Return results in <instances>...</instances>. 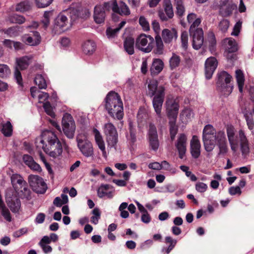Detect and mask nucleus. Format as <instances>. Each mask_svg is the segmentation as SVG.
<instances>
[{"label":"nucleus","instance_id":"1","mask_svg":"<svg viewBox=\"0 0 254 254\" xmlns=\"http://www.w3.org/2000/svg\"><path fill=\"white\" fill-rule=\"evenodd\" d=\"M202 141L205 150L211 152L216 145L219 149L218 156L226 155L228 151V145L224 131L218 132L210 125L205 126L203 130Z\"/></svg>","mask_w":254,"mask_h":254},{"label":"nucleus","instance_id":"2","mask_svg":"<svg viewBox=\"0 0 254 254\" xmlns=\"http://www.w3.org/2000/svg\"><path fill=\"white\" fill-rule=\"evenodd\" d=\"M35 145L38 149H42L51 156L56 158L63 152L62 144L55 133L51 130L44 131L36 138Z\"/></svg>","mask_w":254,"mask_h":254},{"label":"nucleus","instance_id":"3","mask_svg":"<svg viewBox=\"0 0 254 254\" xmlns=\"http://www.w3.org/2000/svg\"><path fill=\"white\" fill-rule=\"evenodd\" d=\"M147 94L152 100L153 107L158 118H161V110L165 96V88L162 86H158L156 80H150L148 84Z\"/></svg>","mask_w":254,"mask_h":254},{"label":"nucleus","instance_id":"4","mask_svg":"<svg viewBox=\"0 0 254 254\" xmlns=\"http://www.w3.org/2000/svg\"><path fill=\"white\" fill-rule=\"evenodd\" d=\"M105 108L109 114L118 120L124 116L123 104L119 95L113 91L109 92L105 99Z\"/></svg>","mask_w":254,"mask_h":254},{"label":"nucleus","instance_id":"5","mask_svg":"<svg viewBox=\"0 0 254 254\" xmlns=\"http://www.w3.org/2000/svg\"><path fill=\"white\" fill-rule=\"evenodd\" d=\"M218 80L217 83L218 89L225 95H229L233 90V86L231 84L232 76L225 71L218 74Z\"/></svg>","mask_w":254,"mask_h":254},{"label":"nucleus","instance_id":"6","mask_svg":"<svg viewBox=\"0 0 254 254\" xmlns=\"http://www.w3.org/2000/svg\"><path fill=\"white\" fill-rule=\"evenodd\" d=\"M154 39L150 35L145 34L139 35L136 39L135 45L136 48L142 52H150L154 47Z\"/></svg>","mask_w":254,"mask_h":254},{"label":"nucleus","instance_id":"7","mask_svg":"<svg viewBox=\"0 0 254 254\" xmlns=\"http://www.w3.org/2000/svg\"><path fill=\"white\" fill-rule=\"evenodd\" d=\"M5 201L13 213H18L21 208V202L17 192L12 189H7L5 193Z\"/></svg>","mask_w":254,"mask_h":254},{"label":"nucleus","instance_id":"8","mask_svg":"<svg viewBox=\"0 0 254 254\" xmlns=\"http://www.w3.org/2000/svg\"><path fill=\"white\" fill-rule=\"evenodd\" d=\"M63 130L68 138L74 137L75 130V124L72 117L68 113L64 114L62 120Z\"/></svg>","mask_w":254,"mask_h":254},{"label":"nucleus","instance_id":"9","mask_svg":"<svg viewBox=\"0 0 254 254\" xmlns=\"http://www.w3.org/2000/svg\"><path fill=\"white\" fill-rule=\"evenodd\" d=\"M178 101L172 96H169L165 102L166 113L170 120H176L179 110Z\"/></svg>","mask_w":254,"mask_h":254},{"label":"nucleus","instance_id":"10","mask_svg":"<svg viewBox=\"0 0 254 254\" xmlns=\"http://www.w3.org/2000/svg\"><path fill=\"white\" fill-rule=\"evenodd\" d=\"M28 182L33 191L38 193H44L47 190L46 184L43 179L37 176L30 175L28 177Z\"/></svg>","mask_w":254,"mask_h":254},{"label":"nucleus","instance_id":"11","mask_svg":"<svg viewBox=\"0 0 254 254\" xmlns=\"http://www.w3.org/2000/svg\"><path fill=\"white\" fill-rule=\"evenodd\" d=\"M104 133L108 146L115 147L118 142V133L115 126L110 123L106 124L104 126Z\"/></svg>","mask_w":254,"mask_h":254},{"label":"nucleus","instance_id":"12","mask_svg":"<svg viewBox=\"0 0 254 254\" xmlns=\"http://www.w3.org/2000/svg\"><path fill=\"white\" fill-rule=\"evenodd\" d=\"M77 147L83 155L86 157L93 156L94 149L92 143L86 137L77 138Z\"/></svg>","mask_w":254,"mask_h":254},{"label":"nucleus","instance_id":"13","mask_svg":"<svg viewBox=\"0 0 254 254\" xmlns=\"http://www.w3.org/2000/svg\"><path fill=\"white\" fill-rule=\"evenodd\" d=\"M111 8L110 2H105L103 5H96L94 7L93 18L97 24H101L105 21L106 17L105 10Z\"/></svg>","mask_w":254,"mask_h":254},{"label":"nucleus","instance_id":"14","mask_svg":"<svg viewBox=\"0 0 254 254\" xmlns=\"http://www.w3.org/2000/svg\"><path fill=\"white\" fill-rule=\"evenodd\" d=\"M21 40L23 43L27 45L36 46L41 43V37L38 31H33L30 33L23 34L21 37Z\"/></svg>","mask_w":254,"mask_h":254},{"label":"nucleus","instance_id":"15","mask_svg":"<svg viewBox=\"0 0 254 254\" xmlns=\"http://www.w3.org/2000/svg\"><path fill=\"white\" fill-rule=\"evenodd\" d=\"M67 18L66 16L62 13L59 14L55 19L53 32L56 34H61L67 29Z\"/></svg>","mask_w":254,"mask_h":254},{"label":"nucleus","instance_id":"16","mask_svg":"<svg viewBox=\"0 0 254 254\" xmlns=\"http://www.w3.org/2000/svg\"><path fill=\"white\" fill-rule=\"evenodd\" d=\"M148 138L149 146L153 150H157L159 146L158 133L156 127L150 124L148 131Z\"/></svg>","mask_w":254,"mask_h":254},{"label":"nucleus","instance_id":"17","mask_svg":"<svg viewBox=\"0 0 254 254\" xmlns=\"http://www.w3.org/2000/svg\"><path fill=\"white\" fill-rule=\"evenodd\" d=\"M223 44L225 47V54L228 59H233L234 55L232 54L238 50V45L236 41L232 38H226L223 40Z\"/></svg>","mask_w":254,"mask_h":254},{"label":"nucleus","instance_id":"18","mask_svg":"<svg viewBox=\"0 0 254 254\" xmlns=\"http://www.w3.org/2000/svg\"><path fill=\"white\" fill-rule=\"evenodd\" d=\"M218 64V62L215 58L211 57L208 58L205 63V74L207 79L211 78Z\"/></svg>","mask_w":254,"mask_h":254},{"label":"nucleus","instance_id":"19","mask_svg":"<svg viewBox=\"0 0 254 254\" xmlns=\"http://www.w3.org/2000/svg\"><path fill=\"white\" fill-rule=\"evenodd\" d=\"M238 138L242 154L246 157L249 154L250 147L248 140L243 130H239Z\"/></svg>","mask_w":254,"mask_h":254},{"label":"nucleus","instance_id":"20","mask_svg":"<svg viewBox=\"0 0 254 254\" xmlns=\"http://www.w3.org/2000/svg\"><path fill=\"white\" fill-rule=\"evenodd\" d=\"M187 138L184 133L180 134L175 144L179 154V157L183 159L185 155L187 150Z\"/></svg>","mask_w":254,"mask_h":254},{"label":"nucleus","instance_id":"21","mask_svg":"<svg viewBox=\"0 0 254 254\" xmlns=\"http://www.w3.org/2000/svg\"><path fill=\"white\" fill-rule=\"evenodd\" d=\"M110 3L111 9L114 12L121 15H128L130 14L129 9L124 2L121 1L120 3L119 6L115 0L110 1Z\"/></svg>","mask_w":254,"mask_h":254},{"label":"nucleus","instance_id":"22","mask_svg":"<svg viewBox=\"0 0 254 254\" xmlns=\"http://www.w3.org/2000/svg\"><path fill=\"white\" fill-rule=\"evenodd\" d=\"M192 37V47L195 50L199 49L203 43V32L202 29H198L195 32L190 33Z\"/></svg>","mask_w":254,"mask_h":254},{"label":"nucleus","instance_id":"23","mask_svg":"<svg viewBox=\"0 0 254 254\" xmlns=\"http://www.w3.org/2000/svg\"><path fill=\"white\" fill-rule=\"evenodd\" d=\"M161 35L162 39L166 44L175 41L178 37L177 31L175 28L164 29L162 31Z\"/></svg>","mask_w":254,"mask_h":254},{"label":"nucleus","instance_id":"24","mask_svg":"<svg viewBox=\"0 0 254 254\" xmlns=\"http://www.w3.org/2000/svg\"><path fill=\"white\" fill-rule=\"evenodd\" d=\"M190 152L194 158H198L200 155L201 145L198 137L193 135L190 141Z\"/></svg>","mask_w":254,"mask_h":254},{"label":"nucleus","instance_id":"25","mask_svg":"<svg viewBox=\"0 0 254 254\" xmlns=\"http://www.w3.org/2000/svg\"><path fill=\"white\" fill-rule=\"evenodd\" d=\"M95 136V140L96 144L99 149L101 151L102 155L105 158H107V153L106 150V147L104 141L100 132L96 128L93 129Z\"/></svg>","mask_w":254,"mask_h":254},{"label":"nucleus","instance_id":"26","mask_svg":"<svg viewBox=\"0 0 254 254\" xmlns=\"http://www.w3.org/2000/svg\"><path fill=\"white\" fill-rule=\"evenodd\" d=\"M164 63L160 59H154L150 68L151 74L155 76L160 73L164 68Z\"/></svg>","mask_w":254,"mask_h":254},{"label":"nucleus","instance_id":"27","mask_svg":"<svg viewBox=\"0 0 254 254\" xmlns=\"http://www.w3.org/2000/svg\"><path fill=\"white\" fill-rule=\"evenodd\" d=\"M11 184L14 188V190L17 192V190H19V187L25 184L26 182L20 175L17 174H13L10 177Z\"/></svg>","mask_w":254,"mask_h":254},{"label":"nucleus","instance_id":"28","mask_svg":"<svg viewBox=\"0 0 254 254\" xmlns=\"http://www.w3.org/2000/svg\"><path fill=\"white\" fill-rule=\"evenodd\" d=\"M31 59V57L29 56H24L20 58H17L16 60V67L20 70L26 69L28 66Z\"/></svg>","mask_w":254,"mask_h":254},{"label":"nucleus","instance_id":"29","mask_svg":"<svg viewBox=\"0 0 254 254\" xmlns=\"http://www.w3.org/2000/svg\"><path fill=\"white\" fill-rule=\"evenodd\" d=\"M95 43L92 41H86L82 45V51L86 55L92 54L95 51Z\"/></svg>","mask_w":254,"mask_h":254},{"label":"nucleus","instance_id":"30","mask_svg":"<svg viewBox=\"0 0 254 254\" xmlns=\"http://www.w3.org/2000/svg\"><path fill=\"white\" fill-rule=\"evenodd\" d=\"M135 42L133 39L130 37L127 38L124 41V47L125 50L129 55H132L134 54V45Z\"/></svg>","mask_w":254,"mask_h":254},{"label":"nucleus","instance_id":"31","mask_svg":"<svg viewBox=\"0 0 254 254\" xmlns=\"http://www.w3.org/2000/svg\"><path fill=\"white\" fill-rule=\"evenodd\" d=\"M235 73L236 78L237 80V83L239 88V90L240 92H242L245 82V77L244 73L241 69L236 70Z\"/></svg>","mask_w":254,"mask_h":254},{"label":"nucleus","instance_id":"32","mask_svg":"<svg viewBox=\"0 0 254 254\" xmlns=\"http://www.w3.org/2000/svg\"><path fill=\"white\" fill-rule=\"evenodd\" d=\"M19 191V195L22 198H26L29 199L30 197L31 191L27 187L26 182L25 184L19 187V190H17V192Z\"/></svg>","mask_w":254,"mask_h":254},{"label":"nucleus","instance_id":"33","mask_svg":"<svg viewBox=\"0 0 254 254\" xmlns=\"http://www.w3.org/2000/svg\"><path fill=\"white\" fill-rule=\"evenodd\" d=\"M1 131L5 136L9 137L12 133V126L10 122L1 124Z\"/></svg>","mask_w":254,"mask_h":254},{"label":"nucleus","instance_id":"34","mask_svg":"<svg viewBox=\"0 0 254 254\" xmlns=\"http://www.w3.org/2000/svg\"><path fill=\"white\" fill-rule=\"evenodd\" d=\"M193 114L190 109H184L180 114V118L184 123H187L193 117Z\"/></svg>","mask_w":254,"mask_h":254},{"label":"nucleus","instance_id":"35","mask_svg":"<svg viewBox=\"0 0 254 254\" xmlns=\"http://www.w3.org/2000/svg\"><path fill=\"white\" fill-rule=\"evenodd\" d=\"M31 2L28 0L21 1L16 5V10L20 12L28 11L31 8Z\"/></svg>","mask_w":254,"mask_h":254},{"label":"nucleus","instance_id":"36","mask_svg":"<svg viewBox=\"0 0 254 254\" xmlns=\"http://www.w3.org/2000/svg\"><path fill=\"white\" fill-rule=\"evenodd\" d=\"M181 63V58L175 53L172 54L169 60V66L171 69H174L179 66Z\"/></svg>","mask_w":254,"mask_h":254},{"label":"nucleus","instance_id":"37","mask_svg":"<svg viewBox=\"0 0 254 254\" xmlns=\"http://www.w3.org/2000/svg\"><path fill=\"white\" fill-rule=\"evenodd\" d=\"M156 41V49H155V53L157 55H161L163 53L164 45L163 43L162 39L159 35H157L155 37Z\"/></svg>","mask_w":254,"mask_h":254},{"label":"nucleus","instance_id":"38","mask_svg":"<svg viewBox=\"0 0 254 254\" xmlns=\"http://www.w3.org/2000/svg\"><path fill=\"white\" fill-rule=\"evenodd\" d=\"M126 23V22L125 21H123L120 23L118 27L114 29L111 28H108L106 31L108 37L109 38L114 37L120 29L124 26Z\"/></svg>","mask_w":254,"mask_h":254},{"label":"nucleus","instance_id":"39","mask_svg":"<svg viewBox=\"0 0 254 254\" xmlns=\"http://www.w3.org/2000/svg\"><path fill=\"white\" fill-rule=\"evenodd\" d=\"M0 210H1V214L4 219L8 221H11V216L8 209L5 206L3 202L0 203Z\"/></svg>","mask_w":254,"mask_h":254},{"label":"nucleus","instance_id":"40","mask_svg":"<svg viewBox=\"0 0 254 254\" xmlns=\"http://www.w3.org/2000/svg\"><path fill=\"white\" fill-rule=\"evenodd\" d=\"M69 14V16L73 20H75L78 17H80V7L75 8L70 7L66 10Z\"/></svg>","mask_w":254,"mask_h":254},{"label":"nucleus","instance_id":"41","mask_svg":"<svg viewBox=\"0 0 254 254\" xmlns=\"http://www.w3.org/2000/svg\"><path fill=\"white\" fill-rule=\"evenodd\" d=\"M164 10L169 18H172L174 16L173 6L170 0H165L164 1Z\"/></svg>","mask_w":254,"mask_h":254},{"label":"nucleus","instance_id":"42","mask_svg":"<svg viewBox=\"0 0 254 254\" xmlns=\"http://www.w3.org/2000/svg\"><path fill=\"white\" fill-rule=\"evenodd\" d=\"M52 15V11H46L45 12L41 23L43 24V27L46 29L48 28L50 24V18Z\"/></svg>","mask_w":254,"mask_h":254},{"label":"nucleus","instance_id":"43","mask_svg":"<svg viewBox=\"0 0 254 254\" xmlns=\"http://www.w3.org/2000/svg\"><path fill=\"white\" fill-rule=\"evenodd\" d=\"M35 83L40 89H45L47 87V84L45 79L40 74H38L35 77Z\"/></svg>","mask_w":254,"mask_h":254},{"label":"nucleus","instance_id":"44","mask_svg":"<svg viewBox=\"0 0 254 254\" xmlns=\"http://www.w3.org/2000/svg\"><path fill=\"white\" fill-rule=\"evenodd\" d=\"M111 188L109 185H101L97 190V195L99 197L102 198L106 196L107 190Z\"/></svg>","mask_w":254,"mask_h":254},{"label":"nucleus","instance_id":"45","mask_svg":"<svg viewBox=\"0 0 254 254\" xmlns=\"http://www.w3.org/2000/svg\"><path fill=\"white\" fill-rule=\"evenodd\" d=\"M10 74V70L6 64H0V77H6Z\"/></svg>","mask_w":254,"mask_h":254},{"label":"nucleus","instance_id":"46","mask_svg":"<svg viewBox=\"0 0 254 254\" xmlns=\"http://www.w3.org/2000/svg\"><path fill=\"white\" fill-rule=\"evenodd\" d=\"M93 216L91 218L92 223L97 224L100 218L101 213L100 210L98 208H95L92 212Z\"/></svg>","mask_w":254,"mask_h":254},{"label":"nucleus","instance_id":"47","mask_svg":"<svg viewBox=\"0 0 254 254\" xmlns=\"http://www.w3.org/2000/svg\"><path fill=\"white\" fill-rule=\"evenodd\" d=\"M201 22V19L199 17L193 21L190 28V33L195 32L198 29H202V28L197 27L200 24Z\"/></svg>","mask_w":254,"mask_h":254},{"label":"nucleus","instance_id":"48","mask_svg":"<svg viewBox=\"0 0 254 254\" xmlns=\"http://www.w3.org/2000/svg\"><path fill=\"white\" fill-rule=\"evenodd\" d=\"M139 23L142 27L143 30L145 31H147L150 29V26L149 22L147 19L143 16H140L139 18Z\"/></svg>","mask_w":254,"mask_h":254},{"label":"nucleus","instance_id":"49","mask_svg":"<svg viewBox=\"0 0 254 254\" xmlns=\"http://www.w3.org/2000/svg\"><path fill=\"white\" fill-rule=\"evenodd\" d=\"M227 135L229 142L236 141L235 135V131L234 128L232 126H229L227 127Z\"/></svg>","mask_w":254,"mask_h":254},{"label":"nucleus","instance_id":"50","mask_svg":"<svg viewBox=\"0 0 254 254\" xmlns=\"http://www.w3.org/2000/svg\"><path fill=\"white\" fill-rule=\"evenodd\" d=\"M53 0H35L36 6L38 8H45L50 5Z\"/></svg>","mask_w":254,"mask_h":254},{"label":"nucleus","instance_id":"51","mask_svg":"<svg viewBox=\"0 0 254 254\" xmlns=\"http://www.w3.org/2000/svg\"><path fill=\"white\" fill-rule=\"evenodd\" d=\"M43 107L45 112L48 115L50 116L51 117H55V113L53 111V108L49 102H46V103H44Z\"/></svg>","mask_w":254,"mask_h":254},{"label":"nucleus","instance_id":"52","mask_svg":"<svg viewBox=\"0 0 254 254\" xmlns=\"http://www.w3.org/2000/svg\"><path fill=\"white\" fill-rule=\"evenodd\" d=\"M3 32L4 34H6L10 37H13L17 35V30L15 27H12L6 29H3Z\"/></svg>","mask_w":254,"mask_h":254},{"label":"nucleus","instance_id":"53","mask_svg":"<svg viewBox=\"0 0 254 254\" xmlns=\"http://www.w3.org/2000/svg\"><path fill=\"white\" fill-rule=\"evenodd\" d=\"M233 9V6L228 5L225 8H222L220 10V13L223 16H228L232 14Z\"/></svg>","mask_w":254,"mask_h":254},{"label":"nucleus","instance_id":"54","mask_svg":"<svg viewBox=\"0 0 254 254\" xmlns=\"http://www.w3.org/2000/svg\"><path fill=\"white\" fill-rule=\"evenodd\" d=\"M11 20L12 22L19 24H21L25 22V18L23 16L14 14L11 17Z\"/></svg>","mask_w":254,"mask_h":254},{"label":"nucleus","instance_id":"55","mask_svg":"<svg viewBox=\"0 0 254 254\" xmlns=\"http://www.w3.org/2000/svg\"><path fill=\"white\" fill-rule=\"evenodd\" d=\"M207 185L202 182H197L195 184V190L199 192H204L207 189Z\"/></svg>","mask_w":254,"mask_h":254},{"label":"nucleus","instance_id":"56","mask_svg":"<svg viewBox=\"0 0 254 254\" xmlns=\"http://www.w3.org/2000/svg\"><path fill=\"white\" fill-rule=\"evenodd\" d=\"M229 26V22L226 19L221 20L219 24V29L222 32H225Z\"/></svg>","mask_w":254,"mask_h":254},{"label":"nucleus","instance_id":"57","mask_svg":"<svg viewBox=\"0 0 254 254\" xmlns=\"http://www.w3.org/2000/svg\"><path fill=\"white\" fill-rule=\"evenodd\" d=\"M245 118L249 128L251 130L253 129L254 126V121L253 118L252 114H250V115H248L247 114H246Z\"/></svg>","mask_w":254,"mask_h":254},{"label":"nucleus","instance_id":"58","mask_svg":"<svg viewBox=\"0 0 254 254\" xmlns=\"http://www.w3.org/2000/svg\"><path fill=\"white\" fill-rule=\"evenodd\" d=\"M181 41L183 47L186 49L188 46V35L187 32L184 31L182 33Z\"/></svg>","mask_w":254,"mask_h":254},{"label":"nucleus","instance_id":"59","mask_svg":"<svg viewBox=\"0 0 254 254\" xmlns=\"http://www.w3.org/2000/svg\"><path fill=\"white\" fill-rule=\"evenodd\" d=\"M242 27V22H237L233 27V30L231 33V35L233 36H238L240 33Z\"/></svg>","mask_w":254,"mask_h":254},{"label":"nucleus","instance_id":"60","mask_svg":"<svg viewBox=\"0 0 254 254\" xmlns=\"http://www.w3.org/2000/svg\"><path fill=\"white\" fill-rule=\"evenodd\" d=\"M176 120H170V134H177L178 128L175 125Z\"/></svg>","mask_w":254,"mask_h":254},{"label":"nucleus","instance_id":"61","mask_svg":"<svg viewBox=\"0 0 254 254\" xmlns=\"http://www.w3.org/2000/svg\"><path fill=\"white\" fill-rule=\"evenodd\" d=\"M28 231L26 228H21L15 232H14L13 236L15 238H18L24 234H26Z\"/></svg>","mask_w":254,"mask_h":254},{"label":"nucleus","instance_id":"62","mask_svg":"<svg viewBox=\"0 0 254 254\" xmlns=\"http://www.w3.org/2000/svg\"><path fill=\"white\" fill-rule=\"evenodd\" d=\"M229 192L231 195H235L237 193L241 194V190L239 186L232 187L229 188Z\"/></svg>","mask_w":254,"mask_h":254},{"label":"nucleus","instance_id":"63","mask_svg":"<svg viewBox=\"0 0 254 254\" xmlns=\"http://www.w3.org/2000/svg\"><path fill=\"white\" fill-rule=\"evenodd\" d=\"M127 139L130 140L132 143L136 140L135 131L132 128H130L129 135L127 136Z\"/></svg>","mask_w":254,"mask_h":254},{"label":"nucleus","instance_id":"64","mask_svg":"<svg viewBox=\"0 0 254 254\" xmlns=\"http://www.w3.org/2000/svg\"><path fill=\"white\" fill-rule=\"evenodd\" d=\"M45 219V215L43 213H38L35 218V222L38 224L43 223Z\"/></svg>","mask_w":254,"mask_h":254}]
</instances>
